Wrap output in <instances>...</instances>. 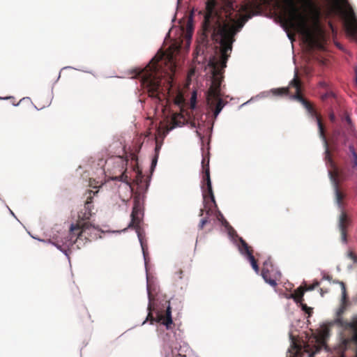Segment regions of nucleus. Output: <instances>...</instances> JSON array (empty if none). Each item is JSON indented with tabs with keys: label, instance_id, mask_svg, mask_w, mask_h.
Wrapping results in <instances>:
<instances>
[{
	"label": "nucleus",
	"instance_id": "f257e3e1",
	"mask_svg": "<svg viewBox=\"0 0 357 357\" xmlns=\"http://www.w3.org/2000/svg\"><path fill=\"white\" fill-rule=\"evenodd\" d=\"M238 17L233 0H207L206 2L202 23V40L207 43L210 37L220 45L219 58L213 56L209 61L213 69V77L206 97L207 105L213 112L215 118H217L227 102L221 98L220 86L235 36L243 26V22Z\"/></svg>",
	"mask_w": 357,
	"mask_h": 357
},
{
	"label": "nucleus",
	"instance_id": "f03ea898",
	"mask_svg": "<svg viewBox=\"0 0 357 357\" xmlns=\"http://www.w3.org/2000/svg\"><path fill=\"white\" fill-rule=\"evenodd\" d=\"M176 61L171 50L159 51L149 63L139 73L142 85L149 96L161 99L165 91H169L176 71Z\"/></svg>",
	"mask_w": 357,
	"mask_h": 357
},
{
	"label": "nucleus",
	"instance_id": "7ed1b4c3",
	"mask_svg": "<svg viewBox=\"0 0 357 357\" xmlns=\"http://www.w3.org/2000/svg\"><path fill=\"white\" fill-rule=\"evenodd\" d=\"M284 3V22L294 31L301 34L311 46L322 47L319 38L308 24L307 15L301 10L296 0H282Z\"/></svg>",
	"mask_w": 357,
	"mask_h": 357
},
{
	"label": "nucleus",
	"instance_id": "20e7f679",
	"mask_svg": "<svg viewBox=\"0 0 357 357\" xmlns=\"http://www.w3.org/2000/svg\"><path fill=\"white\" fill-rule=\"evenodd\" d=\"M335 324H338L342 327L349 328L353 331V335L351 340L356 344V351L354 357H357V322H347L343 321L342 318H335L333 320L322 323L318 330V335L316 337V342L317 347L315 351L308 355V357H314L316 353L320 349L324 348L326 349V340L330 337V328ZM341 357H344V354H341Z\"/></svg>",
	"mask_w": 357,
	"mask_h": 357
},
{
	"label": "nucleus",
	"instance_id": "39448f33",
	"mask_svg": "<svg viewBox=\"0 0 357 357\" xmlns=\"http://www.w3.org/2000/svg\"><path fill=\"white\" fill-rule=\"evenodd\" d=\"M290 86H294L295 88V93L291 96V98L300 102L306 109L309 114L312 117L316 119L319 128V136L324 142L325 144L327 146V140L325 135L324 126L321 121V117L317 112L314 106L308 100L305 99L303 96L301 95V80L298 79L296 73L295 74L294 78L290 82Z\"/></svg>",
	"mask_w": 357,
	"mask_h": 357
},
{
	"label": "nucleus",
	"instance_id": "423d86ee",
	"mask_svg": "<svg viewBox=\"0 0 357 357\" xmlns=\"http://www.w3.org/2000/svg\"><path fill=\"white\" fill-rule=\"evenodd\" d=\"M333 10L339 14L344 21V26L348 35L357 37V17L352 7L347 0H337L333 7Z\"/></svg>",
	"mask_w": 357,
	"mask_h": 357
},
{
	"label": "nucleus",
	"instance_id": "0eeeda50",
	"mask_svg": "<svg viewBox=\"0 0 357 357\" xmlns=\"http://www.w3.org/2000/svg\"><path fill=\"white\" fill-rule=\"evenodd\" d=\"M127 162L121 157H116L106 161L107 171L109 172L108 177L111 180L120 181L126 183H130V179L126 174Z\"/></svg>",
	"mask_w": 357,
	"mask_h": 357
},
{
	"label": "nucleus",
	"instance_id": "6e6552de",
	"mask_svg": "<svg viewBox=\"0 0 357 357\" xmlns=\"http://www.w3.org/2000/svg\"><path fill=\"white\" fill-rule=\"evenodd\" d=\"M203 185L202 196L204 201H215L210 178L209 158L204 156L202 161Z\"/></svg>",
	"mask_w": 357,
	"mask_h": 357
},
{
	"label": "nucleus",
	"instance_id": "1a4fd4ad",
	"mask_svg": "<svg viewBox=\"0 0 357 357\" xmlns=\"http://www.w3.org/2000/svg\"><path fill=\"white\" fill-rule=\"evenodd\" d=\"M144 214V206L142 202H135V204L132 207V213L130 214L131 220L128 225V228H135L137 238L139 239V241L143 250V255L144 257L145 258L142 241L140 237V233L139 231V225L142 221Z\"/></svg>",
	"mask_w": 357,
	"mask_h": 357
},
{
	"label": "nucleus",
	"instance_id": "9d476101",
	"mask_svg": "<svg viewBox=\"0 0 357 357\" xmlns=\"http://www.w3.org/2000/svg\"><path fill=\"white\" fill-rule=\"evenodd\" d=\"M92 202H84L82 207L79 209L77 216L79 220H89L94 214L93 206Z\"/></svg>",
	"mask_w": 357,
	"mask_h": 357
},
{
	"label": "nucleus",
	"instance_id": "9b49d317",
	"mask_svg": "<svg viewBox=\"0 0 357 357\" xmlns=\"http://www.w3.org/2000/svg\"><path fill=\"white\" fill-rule=\"evenodd\" d=\"M233 244L237 248L239 254L244 258L248 259L252 255L248 243L243 239V238L239 237L236 240V243Z\"/></svg>",
	"mask_w": 357,
	"mask_h": 357
},
{
	"label": "nucleus",
	"instance_id": "f8f14e48",
	"mask_svg": "<svg viewBox=\"0 0 357 357\" xmlns=\"http://www.w3.org/2000/svg\"><path fill=\"white\" fill-rule=\"evenodd\" d=\"M348 223L347 215L342 212L338 218L337 228L341 233V241L344 243H347V234H346V227Z\"/></svg>",
	"mask_w": 357,
	"mask_h": 357
},
{
	"label": "nucleus",
	"instance_id": "ddd939ff",
	"mask_svg": "<svg viewBox=\"0 0 357 357\" xmlns=\"http://www.w3.org/2000/svg\"><path fill=\"white\" fill-rule=\"evenodd\" d=\"M222 226L223 228L220 229V233H226L231 243H236V240L239 238L236 231L231 226L228 221H224V224Z\"/></svg>",
	"mask_w": 357,
	"mask_h": 357
},
{
	"label": "nucleus",
	"instance_id": "4468645a",
	"mask_svg": "<svg viewBox=\"0 0 357 357\" xmlns=\"http://www.w3.org/2000/svg\"><path fill=\"white\" fill-rule=\"evenodd\" d=\"M330 174L331 176V179L333 180L334 188H335V199L336 201H342L344 198V193L340 190L339 188L338 179H337V172H331Z\"/></svg>",
	"mask_w": 357,
	"mask_h": 357
},
{
	"label": "nucleus",
	"instance_id": "2eb2a0df",
	"mask_svg": "<svg viewBox=\"0 0 357 357\" xmlns=\"http://www.w3.org/2000/svg\"><path fill=\"white\" fill-rule=\"evenodd\" d=\"M341 288L342 291V298H341V303L342 305L338 307L335 311V315L337 316V318H340L339 317L344 312L345 307L344 306V303L346 302L347 300V291H346V287L343 282L337 281L336 282Z\"/></svg>",
	"mask_w": 357,
	"mask_h": 357
},
{
	"label": "nucleus",
	"instance_id": "dca6fc26",
	"mask_svg": "<svg viewBox=\"0 0 357 357\" xmlns=\"http://www.w3.org/2000/svg\"><path fill=\"white\" fill-rule=\"evenodd\" d=\"M102 183H100L99 181H96L95 179H90L89 181V186L95 189L96 190H89L88 194L89 196L86 197V201L91 200L93 197L95 196L97 193H98V188L102 187Z\"/></svg>",
	"mask_w": 357,
	"mask_h": 357
},
{
	"label": "nucleus",
	"instance_id": "f3484780",
	"mask_svg": "<svg viewBox=\"0 0 357 357\" xmlns=\"http://www.w3.org/2000/svg\"><path fill=\"white\" fill-rule=\"evenodd\" d=\"M173 324V319L172 316V307L170 303H168V305L166 308L165 312V318L162 321V324L164 325L167 329L169 328V326Z\"/></svg>",
	"mask_w": 357,
	"mask_h": 357
},
{
	"label": "nucleus",
	"instance_id": "a211bd4d",
	"mask_svg": "<svg viewBox=\"0 0 357 357\" xmlns=\"http://www.w3.org/2000/svg\"><path fill=\"white\" fill-rule=\"evenodd\" d=\"M161 146H162V144L159 143L158 141V139L155 138V155L153 158L152 162H151V171H153L154 168L155 167V166L157 165Z\"/></svg>",
	"mask_w": 357,
	"mask_h": 357
},
{
	"label": "nucleus",
	"instance_id": "6ab92c4d",
	"mask_svg": "<svg viewBox=\"0 0 357 357\" xmlns=\"http://www.w3.org/2000/svg\"><path fill=\"white\" fill-rule=\"evenodd\" d=\"M299 1L302 3V5L305 8H307L312 11H314L317 15L319 16V10L312 0H299Z\"/></svg>",
	"mask_w": 357,
	"mask_h": 357
},
{
	"label": "nucleus",
	"instance_id": "aec40b11",
	"mask_svg": "<svg viewBox=\"0 0 357 357\" xmlns=\"http://www.w3.org/2000/svg\"><path fill=\"white\" fill-rule=\"evenodd\" d=\"M291 88H294L295 89V88L294 86H290V84H289L288 87L274 89H272L271 91H272L273 94L275 95V96H287V95L290 94L289 90Z\"/></svg>",
	"mask_w": 357,
	"mask_h": 357
},
{
	"label": "nucleus",
	"instance_id": "412c9836",
	"mask_svg": "<svg viewBox=\"0 0 357 357\" xmlns=\"http://www.w3.org/2000/svg\"><path fill=\"white\" fill-rule=\"evenodd\" d=\"M305 291V288L299 287L296 289L294 294L291 295V297L296 303H301Z\"/></svg>",
	"mask_w": 357,
	"mask_h": 357
},
{
	"label": "nucleus",
	"instance_id": "4be33fe9",
	"mask_svg": "<svg viewBox=\"0 0 357 357\" xmlns=\"http://www.w3.org/2000/svg\"><path fill=\"white\" fill-rule=\"evenodd\" d=\"M247 259L250 261V265H251L252 269L254 270V271L257 274H258L259 271V268L258 264H257V261L255 260L254 256L252 255L249 258H248Z\"/></svg>",
	"mask_w": 357,
	"mask_h": 357
},
{
	"label": "nucleus",
	"instance_id": "5701e85b",
	"mask_svg": "<svg viewBox=\"0 0 357 357\" xmlns=\"http://www.w3.org/2000/svg\"><path fill=\"white\" fill-rule=\"evenodd\" d=\"M147 291H148L149 303H148V305H147L148 314L146 316V320H149V319H151V317H153V315H152V312H151L152 307L151 305V294H150L148 288H147Z\"/></svg>",
	"mask_w": 357,
	"mask_h": 357
},
{
	"label": "nucleus",
	"instance_id": "b1692460",
	"mask_svg": "<svg viewBox=\"0 0 357 357\" xmlns=\"http://www.w3.org/2000/svg\"><path fill=\"white\" fill-rule=\"evenodd\" d=\"M184 98L182 94L179 93L176 95V96L174 99V102L175 105L182 107L184 104Z\"/></svg>",
	"mask_w": 357,
	"mask_h": 357
},
{
	"label": "nucleus",
	"instance_id": "393cba45",
	"mask_svg": "<svg viewBox=\"0 0 357 357\" xmlns=\"http://www.w3.org/2000/svg\"><path fill=\"white\" fill-rule=\"evenodd\" d=\"M196 102H197V94H196V92H194L190 98V107L191 109H194L195 108Z\"/></svg>",
	"mask_w": 357,
	"mask_h": 357
},
{
	"label": "nucleus",
	"instance_id": "a878e982",
	"mask_svg": "<svg viewBox=\"0 0 357 357\" xmlns=\"http://www.w3.org/2000/svg\"><path fill=\"white\" fill-rule=\"evenodd\" d=\"M319 285V282L318 281H314V283L307 287H305V291H311L312 290H314L316 287H317Z\"/></svg>",
	"mask_w": 357,
	"mask_h": 357
},
{
	"label": "nucleus",
	"instance_id": "bb28decb",
	"mask_svg": "<svg viewBox=\"0 0 357 357\" xmlns=\"http://www.w3.org/2000/svg\"><path fill=\"white\" fill-rule=\"evenodd\" d=\"M208 222V217H204V218H202L201 220H200V222L199 224V229H203L204 226Z\"/></svg>",
	"mask_w": 357,
	"mask_h": 357
},
{
	"label": "nucleus",
	"instance_id": "cd10ccee",
	"mask_svg": "<svg viewBox=\"0 0 357 357\" xmlns=\"http://www.w3.org/2000/svg\"><path fill=\"white\" fill-rule=\"evenodd\" d=\"M300 305H301V307L302 310H303L304 312H307V310H308V311H310V310H313V308H312V307H308L306 304H305V303H302L301 302V303H300Z\"/></svg>",
	"mask_w": 357,
	"mask_h": 357
},
{
	"label": "nucleus",
	"instance_id": "c85d7f7f",
	"mask_svg": "<svg viewBox=\"0 0 357 357\" xmlns=\"http://www.w3.org/2000/svg\"><path fill=\"white\" fill-rule=\"evenodd\" d=\"M268 271L266 270V269H263L262 271H261V275L262 278L264 280L265 282L268 278Z\"/></svg>",
	"mask_w": 357,
	"mask_h": 357
},
{
	"label": "nucleus",
	"instance_id": "c756f323",
	"mask_svg": "<svg viewBox=\"0 0 357 357\" xmlns=\"http://www.w3.org/2000/svg\"><path fill=\"white\" fill-rule=\"evenodd\" d=\"M217 218L222 225L224 224V221H227L220 212L218 213V216L217 217Z\"/></svg>",
	"mask_w": 357,
	"mask_h": 357
},
{
	"label": "nucleus",
	"instance_id": "7c9ffc66",
	"mask_svg": "<svg viewBox=\"0 0 357 357\" xmlns=\"http://www.w3.org/2000/svg\"><path fill=\"white\" fill-rule=\"evenodd\" d=\"M265 282L270 284L271 287H275L277 285L276 281L270 278H268Z\"/></svg>",
	"mask_w": 357,
	"mask_h": 357
},
{
	"label": "nucleus",
	"instance_id": "2f4dec72",
	"mask_svg": "<svg viewBox=\"0 0 357 357\" xmlns=\"http://www.w3.org/2000/svg\"><path fill=\"white\" fill-rule=\"evenodd\" d=\"M345 121H346V122L347 123V124L349 126L348 129H351V128H352L351 119L349 117V116L347 115V114L345 116Z\"/></svg>",
	"mask_w": 357,
	"mask_h": 357
},
{
	"label": "nucleus",
	"instance_id": "473e14b6",
	"mask_svg": "<svg viewBox=\"0 0 357 357\" xmlns=\"http://www.w3.org/2000/svg\"><path fill=\"white\" fill-rule=\"evenodd\" d=\"M94 226L93 225H91V224H87V223H84L83 224L82 226H80V228L82 229V231H84L85 229H89L90 227H92Z\"/></svg>",
	"mask_w": 357,
	"mask_h": 357
},
{
	"label": "nucleus",
	"instance_id": "72a5a7b5",
	"mask_svg": "<svg viewBox=\"0 0 357 357\" xmlns=\"http://www.w3.org/2000/svg\"><path fill=\"white\" fill-rule=\"evenodd\" d=\"M80 228V225H75L73 223H72L70 226V232H73L74 230L77 229H79Z\"/></svg>",
	"mask_w": 357,
	"mask_h": 357
},
{
	"label": "nucleus",
	"instance_id": "f704fd0d",
	"mask_svg": "<svg viewBox=\"0 0 357 357\" xmlns=\"http://www.w3.org/2000/svg\"><path fill=\"white\" fill-rule=\"evenodd\" d=\"M127 228H125L122 230H107L105 231V233H121V232H125L127 230Z\"/></svg>",
	"mask_w": 357,
	"mask_h": 357
},
{
	"label": "nucleus",
	"instance_id": "c9c22d12",
	"mask_svg": "<svg viewBox=\"0 0 357 357\" xmlns=\"http://www.w3.org/2000/svg\"><path fill=\"white\" fill-rule=\"evenodd\" d=\"M155 322L159 323L164 320V317L162 314H160L159 312H158V315L156 317H155Z\"/></svg>",
	"mask_w": 357,
	"mask_h": 357
},
{
	"label": "nucleus",
	"instance_id": "e433bc0d",
	"mask_svg": "<svg viewBox=\"0 0 357 357\" xmlns=\"http://www.w3.org/2000/svg\"><path fill=\"white\" fill-rule=\"evenodd\" d=\"M48 243H50V244L52 245L53 246H54L59 251H61L63 249L61 245L55 243L54 242L51 241L50 240L48 241Z\"/></svg>",
	"mask_w": 357,
	"mask_h": 357
},
{
	"label": "nucleus",
	"instance_id": "4c0bfd02",
	"mask_svg": "<svg viewBox=\"0 0 357 357\" xmlns=\"http://www.w3.org/2000/svg\"><path fill=\"white\" fill-rule=\"evenodd\" d=\"M178 116H181L183 117V116L181 114H174L172 117V122L174 126H178V123H177V120H176V118Z\"/></svg>",
	"mask_w": 357,
	"mask_h": 357
},
{
	"label": "nucleus",
	"instance_id": "58836bf2",
	"mask_svg": "<svg viewBox=\"0 0 357 357\" xmlns=\"http://www.w3.org/2000/svg\"><path fill=\"white\" fill-rule=\"evenodd\" d=\"M354 161H353V167H357V153H354Z\"/></svg>",
	"mask_w": 357,
	"mask_h": 357
},
{
	"label": "nucleus",
	"instance_id": "ea45409f",
	"mask_svg": "<svg viewBox=\"0 0 357 357\" xmlns=\"http://www.w3.org/2000/svg\"><path fill=\"white\" fill-rule=\"evenodd\" d=\"M60 252H62L67 257L68 261H70L68 250L62 249Z\"/></svg>",
	"mask_w": 357,
	"mask_h": 357
},
{
	"label": "nucleus",
	"instance_id": "a19ab883",
	"mask_svg": "<svg viewBox=\"0 0 357 357\" xmlns=\"http://www.w3.org/2000/svg\"><path fill=\"white\" fill-rule=\"evenodd\" d=\"M329 119L332 122H334L335 121V116L333 113H331L329 114Z\"/></svg>",
	"mask_w": 357,
	"mask_h": 357
},
{
	"label": "nucleus",
	"instance_id": "79ce46f5",
	"mask_svg": "<svg viewBox=\"0 0 357 357\" xmlns=\"http://www.w3.org/2000/svg\"><path fill=\"white\" fill-rule=\"evenodd\" d=\"M204 211H206V215H208V214H209V211H210V210H208V209H207V206H206V205H205V206H204V209H201V213H201V215H203V212H204Z\"/></svg>",
	"mask_w": 357,
	"mask_h": 357
},
{
	"label": "nucleus",
	"instance_id": "37998d69",
	"mask_svg": "<svg viewBox=\"0 0 357 357\" xmlns=\"http://www.w3.org/2000/svg\"><path fill=\"white\" fill-rule=\"evenodd\" d=\"M347 257L350 259H352L354 257V255L351 251H349L347 254Z\"/></svg>",
	"mask_w": 357,
	"mask_h": 357
},
{
	"label": "nucleus",
	"instance_id": "c03bdc74",
	"mask_svg": "<svg viewBox=\"0 0 357 357\" xmlns=\"http://www.w3.org/2000/svg\"><path fill=\"white\" fill-rule=\"evenodd\" d=\"M8 209L9 210L10 214L17 220V222H19L20 224H22L20 220L17 218V217L15 216V213L13 212L12 210H10L8 207H7Z\"/></svg>",
	"mask_w": 357,
	"mask_h": 357
},
{
	"label": "nucleus",
	"instance_id": "a18cd8bd",
	"mask_svg": "<svg viewBox=\"0 0 357 357\" xmlns=\"http://www.w3.org/2000/svg\"><path fill=\"white\" fill-rule=\"evenodd\" d=\"M349 151H350V152L351 153L352 156L354 155V153H356V152L355 151V149H354V146H352V145L349 146Z\"/></svg>",
	"mask_w": 357,
	"mask_h": 357
},
{
	"label": "nucleus",
	"instance_id": "49530a36",
	"mask_svg": "<svg viewBox=\"0 0 357 357\" xmlns=\"http://www.w3.org/2000/svg\"><path fill=\"white\" fill-rule=\"evenodd\" d=\"M93 227L96 229H97L98 231H100L101 233H105V231H104L103 229H100L98 226H93Z\"/></svg>",
	"mask_w": 357,
	"mask_h": 357
},
{
	"label": "nucleus",
	"instance_id": "de8ad7c7",
	"mask_svg": "<svg viewBox=\"0 0 357 357\" xmlns=\"http://www.w3.org/2000/svg\"><path fill=\"white\" fill-rule=\"evenodd\" d=\"M32 238H35V239H36V240H38V241H40V242H43V243H48V241H45V240H43V239L38 238H36V237H34V236H32Z\"/></svg>",
	"mask_w": 357,
	"mask_h": 357
},
{
	"label": "nucleus",
	"instance_id": "09e8293b",
	"mask_svg": "<svg viewBox=\"0 0 357 357\" xmlns=\"http://www.w3.org/2000/svg\"><path fill=\"white\" fill-rule=\"evenodd\" d=\"M150 321V324L152 325L153 324L154 322H155V317H151V319H149Z\"/></svg>",
	"mask_w": 357,
	"mask_h": 357
},
{
	"label": "nucleus",
	"instance_id": "8fccbe9b",
	"mask_svg": "<svg viewBox=\"0 0 357 357\" xmlns=\"http://www.w3.org/2000/svg\"><path fill=\"white\" fill-rule=\"evenodd\" d=\"M347 343H348V340H344L342 341V346H343V347H347Z\"/></svg>",
	"mask_w": 357,
	"mask_h": 357
},
{
	"label": "nucleus",
	"instance_id": "3c124183",
	"mask_svg": "<svg viewBox=\"0 0 357 357\" xmlns=\"http://www.w3.org/2000/svg\"><path fill=\"white\" fill-rule=\"evenodd\" d=\"M323 279L325 280H328V281H330L331 280V278L330 276L328 275H325L323 277Z\"/></svg>",
	"mask_w": 357,
	"mask_h": 357
},
{
	"label": "nucleus",
	"instance_id": "603ef678",
	"mask_svg": "<svg viewBox=\"0 0 357 357\" xmlns=\"http://www.w3.org/2000/svg\"><path fill=\"white\" fill-rule=\"evenodd\" d=\"M354 263H357V257L354 255V257L351 259Z\"/></svg>",
	"mask_w": 357,
	"mask_h": 357
},
{
	"label": "nucleus",
	"instance_id": "864d4df0",
	"mask_svg": "<svg viewBox=\"0 0 357 357\" xmlns=\"http://www.w3.org/2000/svg\"><path fill=\"white\" fill-rule=\"evenodd\" d=\"M82 231H81L80 232H79L77 234V238H79L82 235Z\"/></svg>",
	"mask_w": 357,
	"mask_h": 357
},
{
	"label": "nucleus",
	"instance_id": "5fc2aeb1",
	"mask_svg": "<svg viewBox=\"0 0 357 357\" xmlns=\"http://www.w3.org/2000/svg\"><path fill=\"white\" fill-rule=\"evenodd\" d=\"M305 313H307L308 314V316H310L312 312V310H310V311H307V312H305Z\"/></svg>",
	"mask_w": 357,
	"mask_h": 357
},
{
	"label": "nucleus",
	"instance_id": "6e6d98bb",
	"mask_svg": "<svg viewBox=\"0 0 357 357\" xmlns=\"http://www.w3.org/2000/svg\"><path fill=\"white\" fill-rule=\"evenodd\" d=\"M347 268H348V270H349V271L352 270V268H353L352 265H349V266H347Z\"/></svg>",
	"mask_w": 357,
	"mask_h": 357
},
{
	"label": "nucleus",
	"instance_id": "4d7b16f0",
	"mask_svg": "<svg viewBox=\"0 0 357 357\" xmlns=\"http://www.w3.org/2000/svg\"><path fill=\"white\" fill-rule=\"evenodd\" d=\"M328 97V94H325L324 96H322V99H325Z\"/></svg>",
	"mask_w": 357,
	"mask_h": 357
},
{
	"label": "nucleus",
	"instance_id": "13d9d810",
	"mask_svg": "<svg viewBox=\"0 0 357 357\" xmlns=\"http://www.w3.org/2000/svg\"><path fill=\"white\" fill-rule=\"evenodd\" d=\"M341 203H342V202H337V206H338L339 208H340V207H341Z\"/></svg>",
	"mask_w": 357,
	"mask_h": 357
},
{
	"label": "nucleus",
	"instance_id": "bf43d9fd",
	"mask_svg": "<svg viewBox=\"0 0 357 357\" xmlns=\"http://www.w3.org/2000/svg\"><path fill=\"white\" fill-rule=\"evenodd\" d=\"M148 321V320H146V319H144V321L142 322V325H144V324L146 323V321Z\"/></svg>",
	"mask_w": 357,
	"mask_h": 357
},
{
	"label": "nucleus",
	"instance_id": "052dcab7",
	"mask_svg": "<svg viewBox=\"0 0 357 357\" xmlns=\"http://www.w3.org/2000/svg\"><path fill=\"white\" fill-rule=\"evenodd\" d=\"M9 98H13V97H6L3 98V99H9ZM0 99H3V98H0Z\"/></svg>",
	"mask_w": 357,
	"mask_h": 357
},
{
	"label": "nucleus",
	"instance_id": "680f3d73",
	"mask_svg": "<svg viewBox=\"0 0 357 357\" xmlns=\"http://www.w3.org/2000/svg\"><path fill=\"white\" fill-rule=\"evenodd\" d=\"M211 203L213 204V206H214L215 207H216V205H215V203H216V202H211Z\"/></svg>",
	"mask_w": 357,
	"mask_h": 357
},
{
	"label": "nucleus",
	"instance_id": "e2e57ef3",
	"mask_svg": "<svg viewBox=\"0 0 357 357\" xmlns=\"http://www.w3.org/2000/svg\"><path fill=\"white\" fill-rule=\"evenodd\" d=\"M337 271H340V267H339V266H337Z\"/></svg>",
	"mask_w": 357,
	"mask_h": 357
},
{
	"label": "nucleus",
	"instance_id": "0e129e2a",
	"mask_svg": "<svg viewBox=\"0 0 357 357\" xmlns=\"http://www.w3.org/2000/svg\"><path fill=\"white\" fill-rule=\"evenodd\" d=\"M320 294H321V296H323V293H322V289H320Z\"/></svg>",
	"mask_w": 357,
	"mask_h": 357
},
{
	"label": "nucleus",
	"instance_id": "69168bd1",
	"mask_svg": "<svg viewBox=\"0 0 357 357\" xmlns=\"http://www.w3.org/2000/svg\"><path fill=\"white\" fill-rule=\"evenodd\" d=\"M181 0H178V1H180Z\"/></svg>",
	"mask_w": 357,
	"mask_h": 357
}]
</instances>
